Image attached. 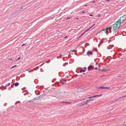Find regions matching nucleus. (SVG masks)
Masks as SVG:
<instances>
[{
  "mask_svg": "<svg viewBox=\"0 0 126 126\" xmlns=\"http://www.w3.org/2000/svg\"><path fill=\"white\" fill-rule=\"evenodd\" d=\"M120 25L116 22L115 23L111 25V27L113 28V31L114 32H115L117 29H118L120 27Z\"/></svg>",
  "mask_w": 126,
  "mask_h": 126,
  "instance_id": "1",
  "label": "nucleus"
},
{
  "mask_svg": "<svg viewBox=\"0 0 126 126\" xmlns=\"http://www.w3.org/2000/svg\"><path fill=\"white\" fill-rule=\"evenodd\" d=\"M124 20L123 17H121L120 18V19H118V21L116 22L118 23V24H119V25H120L122 23V22L124 21Z\"/></svg>",
  "mask_w": 126,
  "mask_h": 126,
  "instance_id": "2",
  "label": "nucleus"
},
{
  "mask_svg": "<svg viewBox=\"0 0 126 126\" xmlns=\"http://www.w3.org/2000/svg\"><path fill=\"white\" fill-rule=\"evenodd\" d=\"M86 105L85 101H83L79 103V105L80 106H84Z\"/></svg>",
  "mask_w": 126,
  "mask_h": 126,
  "instance_id": "3",
  "label": "nucleus"
},
{
  "mask_svg": "<svg viewBox=\"0 0 126 126\" xmlns=\"http://www.w3.org/2000/svg\"><path fill=\"white\" fill-rule=\"evenodd\" d=\"M94 100V99H89L86 100L85 101V103H86V105H87L88 103L90 102L91 101H93Z\"/></svg>",
  "mask_w": 126,
  "mask_h": 126,
  "instance_id": "4",
  "label": "nucleus"
},
{
  "mask_svg": "<svg viewBox=\"0 0 126 126\" xmlns=\"http://www.w3.org/2000/svg\"><path fill=\"white\" fill-rule=\"evenodd\" d=\"M39 99L38 98L37 99H36V98H34V99H33L30 100L28 102H34L35 100H39Z\"/></svg>",
  "mask_w": 126,
  "mask_h": 126,
  "instance_id": "5",
  "label": "nucleus"
},
{
  "mask_svg": "<svg viewBox=\"0 0 126 126\" xmlns=\"http://www.w3.org/2000/svg\"><path fill=\"white\" fill-rule=\"evenodd\" d=\"M93 54V53L92 51H88L87 52V55L88 56L92 55Z\"/></svg>",
  "mask_w": 126,
  "mask_h": 126,
  "instance_id": "6",
  "label": "nucleus"
},
{
  "mask_svg": "<svg viewBox=\"0 0 126 126\" xmlns=\"http://www.w3.org/2000/svg\"><path fill=\"white\" fill-rule=\"evenodd\" d=\"M104 31L105 33H106L107 34V35L108 33L109 32L108 30V29H107V28L106 29H104L101 31V32Z\"/></svg>",
  "mask_w": 126,
  "mask_h": 126,
  "instance_id": "7",
  "label": "nucleus"
},
{
  "mask_svg": "<svg viewBox=\"0 0 126 126\" xmlns=\"http://www.w3.org/2000/svg\"><path fill=\"white\" fill-rule=\"evenodd\" d=\"M100 71H102V72H107V70H106L105 69H104L103 68L102 69H100L99 70Z\"/></svg>",
  "mask_w": 126,
  "mask_h": 126,
  "instance_id": "8",
  "label": "nucleus"
},
{
  "mask_svg": "<svg viewBox=\"0 0 126 126\" xmlns=\"http://www.w3.org/2000/svg\"><path fill=\"white\" fill-rule=\"evenodd\" d=\"M23 7L21 8L20 10L16 11L15 12V13H19L20 12L22 11L23 10H21V9H22Z\"/></svg>",
  "mask_w": 126,
  "mask_h": 126,
  "instance_id": "9",
  "label": "nucleus"
},
{
  "mask_svg": "<svg viewBox=\"0 0 126 126\" xmlns=\"http://www.w3.org/2000/svg\"><path fill=\"white\" fill-rule=\"evenodd\" d=\"M112 28L111 27H110L109 28L107 27V29H108V30L109 29V32L110 33L111 32V29Z\"/></svg>",
  "mask_w": 126,
  "mask_h": 126,
  "instance_id": "10",
  "label": "nucleus"
},
{
  "mask_svg": "<svg viewBox=\"0 0 126 126\" xmlns=\"http://www.w3.org/2000/svg\"><path fill=\"white\" fill-rule=\"evenodd\" d=\"M62 103H64V104H71V103L70 102H65V101H63L62 102Z\"/></svg>",
  "mask_w": 126,
  "mask_h": 126,
  "instance_id": "11",
  "label": "nucleus"
},
{
  "mask_svg": "<svg viewBox=\"0 0 126 126\" xmlns=\"http://www.w3.org/2000/svg\"><path fill=\"white\" fill-rule=\"evenodd\" d=\"M19 83L18 82H16L14 84V85H15V86L16 87L18 86L19 85Z\"/></svg>",
  "mask_w": 126,
  "mask_h": 126,
  "instance_id": "12",
  "label": "nucleus"
},
{
  "mask_svg": "<svg viewBox=\"0 0 126 126\" xmlns=\"http://www.w3.org/2000/svg\"><path fill=\"white\" fill-rule=\"evenodd\" d=\"M93 67V66L92 65H90L88 67V70H89V69L92 68Z\"/></svg>",
  "mask_w": 126,
  "mask_h": 126,
  "instance_id": "13",
  "label": "nucleus"
},
{
  "mask_svg": "<svg viewBox=\"0 0 126 126\" xmlns=\"http://www.w3.org/2000/svg\"><path fill=\"white\" fill-rule=\"evenodd\" d=\"M102 95L103 94H101L100 95H94V98H95V97H97V96H101V95Z\"/></svg>",
  "mask_w": 126,
  "mask_h": 126,
  "instance_id": "14",
  "label": "nucleus"
},
{
  "mask_svg": "<svg viewBox=\"0 0 126 126\" xmlns=\"http://www.w3.org/2000/svg\"><path fill=\"white\" fill-rule=\"evenodd\" d=\"M64 94L65 95H68V94H69V93L67 92H64Z\"/></svg>",
  "mask_w": 126,
  "mask_h": 126,
  "instance_id": "15",
  "label": "nucleus"
},
{
  "mask_svg": "<svg viewBox=\"0 0 126 126\" xmlns=\"http://www.w3.org/2000/svg\"><path fill=\"white\" fill-rule=\"evenodd\" d=\"M105 87H100L99 88V89H105Z\"/></svg>",
  "mask_w": 126,
  "mask_h": 126,
  "instance_id": "16",
  "label": "nucleus"
},
{
  "mask_svg": "<svg viewBox=\"0 0 126 126\" xmlns=\"http://www.w3.org/2000/svg\"><path fill=\"white\" fill-rule=\"evenodd\" d=\"M94 98V95L92 96H91L90 97H88V98Z\"/></svg>",
  "mask_w": 126,
  "mask_h": 126,
  "instance_id": "17",
  "label": "nucleus"
},
{
  "mask_svg": "<svg viewBox=\"0 0 126 126\" xmlns=\"http://www.w3.org/2000/svg\"><path fill=\"white\" fill-rule=\"evenodd\" d=\"M43 98L42 95H40L38 97V98L39 99V98Z\"/></svg>",
  "mask_w": 126,
  "mask_h": 126,
  "instance_id": "18",
  "label": "nucleus"
},
{
  "mask_svg": "<svg viewBox=\"0 0 126 126\" xmlns=\"http://www.w3.org/2000/svg\"><path fill=\"white\" fill-rule=\"evenodd\" d=\"M85 71V70H82L81 69V70L80 71V72H84Z\"/></svg>",
  "mask_w": 126,
  "mask_h": 126,
  "instance_id": "19",
  "label": "nucleus"
},
{
  "mask_svg": "<svg viewBox=\"0 0 126 126\" xmlns=\"http://www.w3.org/2000/svg\"><path fill=\"white\" fill-rule=\"evenodd\" d=\"M68 64V63H66L64 64L63 65V66H65L66 65Z\"/></svg>",
  "mask_w": 126,
  "mask_h": 126,
  "instance_id": "20",
  "label": "nucleus"
},
{
  "mask_svg": "<svg viewBox=\"0 0 126 126\" xmlns=\"http://www.w3.org/2000/svg\"><path fill=\"white\" fill-rule=\"evenodd\" d=\"M94 69L95 70H97L99 71V70L100 69V68H98L97 67L95 68Z\"/></svg>",
  "mask_w": 126,
  "mask_h": 126,
  "instance_id": "21",
  "label": "nucleus"
},
{
  "mask_svg": "<svg viewBox=\"0 0 126 126\" xmlns=\"http://www.w3.org/2000/svg\"><path fill=\"white\" fill-rule=\"evenodd\" d=\"M10 83H8L7 84L5 85L6 86H9L10 85Z\"/></svg>",
  "mask_w": 126,
  "mask_h": 126,
  "instance_id": "22",
  "label": "nucleus"
},
{
  "mask_svg": "<svg viewBox=\"0 0 126 126\" xmlns=\"http://www.w3.org/2000/svg\"><path fill=\"white\" fill-rule=\"evenodd\" d=\"M16 66H17V65H15V66H12V67H11V69H12L14 67H16Z\"/></svg>",
  "mask_w": 126,
  "mask_h": 126,
  "instance_id": "23",
  "label": "nucleus"
},
{
  "mask_svg": "<svg viewBox=\"0 0 126 126\" xmlns=\"http://www.w3.org/2000/svg\"><path fill=\"white\" fill-rule=\"evenodd\" d=\"M55 89L54 88H52L51 89V90L53 91H54L53 90H55Z\"/></svg>",
  "mask_w": 126,
  "mask_h": 126,
  "instance_id": "24",
  "label": "nucleus"
},
{
  "mask_svg": "<svg viewBox=\"0 0 126 126\" xmlns=\"http://www.w3.org/2000/svg\"><path fill=\"white\" fill-rule=\"evenodd\" d=\"M6 87V86H3V88L5 89H7Z\"/></svg>",
  "mask_w": 126,
  "mask_h": 126,
  "instance_id": "25",
  "label": "nucleus"
},
{
  "mask_svg": "<svg viewBox=\"0 0 126 126\" xmlns=\"http://www.w3.org/2000/svg\"><path fill=\"white\" fill-rule=\"evenodd\" d=\"M110 88V87H105V89H109Z\"/></svg>",
  "mask_w": 126,
  "mask_h": 126,
  "instance_id": "26",
  "label": "nucleus"
},
{
  "mask_svg": "<svg viewBox=\"0 0 126 126\" xmlns=\"http://www.w3.org/2000/svg\"><path fill=\"white\" fill-rule=\"evenodd\" d=\"M20 57H19L16 60V61H18V60H19V59H20Z\"/></svg>",
  "mask_w": 126,
  "mask_h": 126,
  "instance_id": "27",
  "label": "nucleus"
},
{
  "mask_svg": "<svg viewBox=\"0 0 126 126\" xmlns=\"http://www.w3.org/2000/svg\"><path fill=\"white\" fill-rule=\"evenodd\" d=\"M124 95L122 97H120L119 98V99H120V98H123V97H124Z\"/></svg>",
  "mask_w": 126,
  "mask_h": 126,
  "instance_id": "28",
  "label": "nucleus"
},
{
  "mask_svg": "<svg viewBox=\"0 0 126 126\" xmlns=\"http://www.w3.org/2000/svg\"><path fill=\"white\" fill-rule=\"evenodd\" d=\"M91 28H90L89 29H88L86 30V31H85V32H86V31H87L89 30Z\"/></svg>",
  "mask_w": 126,
  "mask_h": 126,
  "instance_id": "29",
  "label": "nucleus"
},
{
  "mask_svg": "<svg viewBox=\"0 0 126 126\" xmlns=\"http://www.w3.org/2000/svg\"><path fill=\"white\" fill-rule=\"evenodd\" d=\"M26 88V87H25L24 88H22V90H25V89Z\"/></svg>",
  "mask_w": 126,
  "mask_h": 126,
  "instance_id": "30",
  "label": "nucleus"
},
{
  "mask_svg": "<svg viewBox=\"0 0 126 126\" xmlns=\"http://www.w3.org/2000/svg\"><path fill=\"white\" fill-rule=\"evenodd\" d=\"M9 60L10 61H12L13 60V59L12 58H10L9 59Z\"/></svg>",
  "mask_w": 126,
  "mask_h": 126,
  "instance_id": "31",
  "label": "nucleus"
},
{
  "mask_svg": "<svg viewBox=\"0 0 126 126\" xmlns=\"http://www.w3.org/2000/svg\"><path fill=\"white\" fill-rule=\"evenodd\" d=\"M14 85L12 84L11 85V87L12 88H13Z\"/></svg>",
  "mask_w": 126,
  "mask_h": 126,
  "instance_id": "32",
  "label": "nucleus"
},
{
  "mask_svg": "<svg viewBox=\"0 0 126 126\" xmlns=\"http://www.w3.org/2000/svg\"><path fill=\"white\" fill-rule=\"evenodd\" d=\"M71 18V17H68L66 19L67 20L69 19L70 18Z\"/></svg>",
  "mask_w": 126,
  "mask_h": 126,
  "instance_id": "33",
  "label": "nucleus"
},
{
  "mask_svg": "<svg viewBox=\"0 0 126 126\" xmlns=\"http://www.w3.org/2000/svg\"><path fill=\"white\" fill-rule=\"evenodd\" d=\"M25 45V44H23L21 46V47H22V46H24V45Z\"/></svg>",
  "mask_w": 126,
  "mask_h": 126,
  "instance_id": "34",
  "label": "nucleus"
},
{
  "mask_svg": "<svg viewBox=\"0 0 126 126\" xmlns=\"http://www.w3.org/2000/svg\"><path fill=\"white\" fill-rule=\"evenodd\" d=\"M95 25V24H94L91 27V28H92V27H93L94 26V25Z\"/></svg>",
  "mask_w": 126,
  "mask_h": 126,
  "instance_id": "35",
  "label": "nucleus"
},
{
  "mask_svg": "<svg viewBox=\"0 0 126 126\" xmlns=\"http://www.w3.org/2000/svg\"><path fill=\"white\" fill-rule=\"evenodd\" d=\"M68 37V36H66L64 37V38H65V39H66V38L67 37Z\"/></svg>",
  "mask_w": 126,
  "mask_h": 126,
  "instance_id": "36",
  "label": "nucleus"
},
{
  "mask_svg": "<svg viewBox=\"0 0 126 126\" xmlns=\"http://www.w3.org/2000/svg\"><path fill=\"white\" fill-rule=\"evenodd\" d=\"M65 84V83H64V82H62V84H63H63Z\"/></svg>",
  "mask_w": 126,
  "mask_h": 126,
  "instance_id": "37",
  "label": "nucleus"
},
{
  "mask_svg": "<svg viewBox=\"0 0 126 126\" xmlns=\"http://www.w3.org/2000/svg\"><path fill=\"white\" fill-rule=\"evenodd\" d=\"M59 90V92L60 93H61V92H62V91L61 90Z\"/></svg>",
  "mask_w": 126,
  "mask_h": 126,
  "instance_id": "38",
  "label": "nucleus"
},
{
  "mask_svg": "<svg viewBox=\"0 0 126 126\" xmlns=\"http://www.w3.org/2000/svg\"><path fill=\"white\" fill-rule=\"evenodd\" d=\"M100 14H98L97 16L98 17H100Z\"/></svg>",
  "mask_w": 126,
  "mask_h": 126,
  "instance_id": "39",
  "label": "nucleus"
},
{
  "mask_svg": "<svg viewBox=\"0 0 126 126\" xmlns=\"http://www.w3.org/2000/svg\"><path fill=\"white\" fill-rule=\"evenodd\" d=\"M84 70H86V69H87V68H86V67H84Z\"/></svg>",
  "mask_w": 126,
  "mask_h": 126,
  "instance_id": "40",
  "label": "nucleus"
},
{
  "mask_svg": "<svg viewBox=\"0 0 126 126\" xmlns=\"http://www.w3.org/2000/svg\"><path fill=\"white\" fill-rule=\"evenodd\" d=\"M92 2H93V3H95V1H92Z\"/></svg>",
  "mask_w": 126,
  "mask_h": 126,
  "instance_id": "41",
  "label": "nucleus"
},
{
  "mask_svg": "<svg viewBox=\"0 0 126 126\" xmlns=\"http://www.w3.org/2000/svg\"><path fill=\"white\" fill-rule=\"evenodd\" d=\"M101 32H101L100 31H99L98 32V33H99V34H100Z\"/></svg>",
  "mask_w": 126,
  "mask_h": 126,
  "instance_id": "42",
  "label": "nucleus"
},
{
  "mask_svg": "<svg viewBox=\"0 0 126 126\" xmlns=\"http://www.w3.org/2000/svg\"><path fill=\"white\" fill-rule=\"evenodd\" d=\"M97 88H99H99H100V87H99L98 86H97V87H96Z\"/></svg>",
  "mask_w": 126,
  "mask_h": 126,
  "instance_id": "43",
  "label": "nucleus"
},
{
  "mask_svg": "<svg viewBox=\"0 0 126 126\" xmlns=\"http://www.w3.org/2000/svg\"><path fill=\"white\" fill-rule=\"evenodd\" d=\"M126 16V13L124 14V16Z\"/></svg>",
  "mask_w": 126,
  "mask_h": 126,
  "instance_id": "44",
  "label": "nucleus"
},
{
  "mask_svg": "<svg viewBox=\"0 0 126 126\" xmlns=\"http://www.w3.org/2000/svg\"><path fill=\"white\" fill-rule=\"evenodd\" d=\"M46 95V94H42V96H43L44 95Z\"/></svg>",
  "mask_w": 126,
  "mask_h": 126,
  "instance_id": "45",
  "label": "nucleus"
},
{
  "mask_svg": "<svg viewBox=\"0 0 126 126\" xmlns=\"http://www.w3.org/2000/svg\"><path fill=\"white\" fill-rule=\"evenodd\" d=\"M83 35L82 34L79 37V38H80V37L81 36Z\"/></svg>",
  "mask_w": 126,
  "mask_h": 126,
  "instance_id": "46",
  "label": "nucleus"
},
{
  "mask_svg": "<svg viewBox=\"0 0 126 126\" xmlns=\"http://www.w3.org/2000/svg\"><path fill=\"white\" fill-rule=\"evenodd\" d=\"M89 16H93V15H92V14H90V15H89Z\"/></svg>",
  "mask_w": 126,
  "mask_h": 126,
  "instance_id": "47",
  "label": "nucleus"
},
{
  "mask_svg": "<svg viewBox=\"0 0 126 126\" xmlns=\"http://www.w3.org/2000/svg\"><path fill=\"white\" fill-rule=\"evenodd\" d=\"M57 96L58 97H59V96H61V95H57Z\"/></svg>",
  "mask_w": 126,
  "mask_h": 126,
  "instance_id": "48",
  "label": "nucleus"
},
{
  "mask_svg": "<svg viewBox=\"0 0 126 126\" xmlns=\"http://www.w3.org/2000/svg\"><path fill=\"white\" fill-rule=\"evenodd\" d=\"M95 50V51H96V52L97 51V50L96 48V49Z\"/></svg>",
  "mask_w": 126,
  "mask_h": 126,
  "instance_id": "49",
  "label": "nucleus"
},
{
  "mask_svg": "<svg viewBox=\"0 0 126 126\" xmlns=\"http://www.w3.org/2000/svg\"><path fill=\"white\" fill-rule=\"evenodd\" d=\"M85 32V31L84 32H83V33H82V35H83V34H84L85 33V32Z\"/></svg>",
  "mask_w": 126,
  "mask_h": 126,
  "instance_id": "50",
  "label": "nucleus"
},
{
  "mask_svg": "<svg viewBox=\"0 0 126 126\" xmlns=\"http://www.w3.org/2000/svg\"><path fill=\"white\" fill-rule=\"evenodd\" d=\"M60 82L61 83H62V80H60Z\"/></svg>",
  "mask_w": 126,
  "mask_h": 126,
  "instance_id": "51",
  "label": "nucleus"
},
{
  "mask_svg": "<svg viewBox=\"0 0 126 126\" xmlns=\"http://www.w3.org/2000/svg\"><path fill=\"white\" fill-rule=\"evenodd\" d=\"M84 89V88H83H83L81 87V89Z\"/></svg>",
  "mask_w": 126,
  "mask_h": 126,
  "instance_id": "52",
  "label": "nucleus"
},
{
  "mask_svg": "<svg viewBox=\"0 0 126 126\" xmlns=\"http://www.w3.org/2000/svg\"><path fill=\"white\" fill-rule=\"evenodd\" d=\"M106 1H110V0H106Z\"/></svg>",
  "mask_w": 126,
  "mask_h": 126,
  "instance_id": "53",
  "label": "nucleus"
},
{
  "mask_svg": "<svg viewBox=\"0 0 126 126\" xmlns=\"http://www.w3.org/2000/svg\"><path fill=\"white\" fill-rule=\"evenodd\" d=\"M55 79H56V78H55L52 81H53V80Z\"/></svg>",
  "mask_w": 126,
  "mask_h": 126,
  "instance_id": "54",
  "label": "nucleus"
},
{
  "mask_svg": "<svg viewBox=\"0 0 126 126\" xmlns=\"http://www.w3.org/2000/svg\"><path fill=\"white\" fill-rule=\"evenodd\" d=\"M82 13H85V12H84V11H83V12H82Z\"/></svg>",
  "mask_w": 126,
  "mask_h": 126,
  "instance_id": "55",
  "label": "nucleus"
},
{
  "mask_svg": "<svg viewBox=\"0 0 126 126\" xmlns=\"http://www.w3.org/2000/svg\"><path fill=\"white\" fill-rule=\"evenodd\" d=\"M87 6V5H84V6L85 7H86V6Z\"/></svg>",
  "mask_w": 126,
  "mask_h": 126,
  "instance_id": "56",
  "label": "nucleus"
},
{
  "mask_svg": "<svg viewBox=\"0 0 126 126\" xmlns=\"http://www.w3.org/2000/svg\"><path fill=\"white\" fill-rule=\"evenodd\" d=\"M125 97H126V95H124Z\"/></svg>",
  "mask_w": 126,
  "mask_h": 126,
  "instance_id": "57",
  "label": "nucleus"
},
{
  "mask_svg": "<svg viewBox=\"0 0 126 126\" xmlns=\"http://www.w3.org/2000/svg\"><path fill=\"white\" fill-rule=\"evenodd\" d=\"M40 94V93L39 91V94Z\"/></svg>",
  "mask_w": 126,
  "mask_h": 126,
  "instance_id": "58",
  "label": "nucleus"
},
{
  "mask_svg": "<svg viewBox=\"0 0 126 126\" xmlns=\"http://www.w3.org/2000/svg\"><path fill=\"white\" fill-rule=\"evenodd\" d=\"M119 99V98H118V99H116V100H118V99Z\"/></svg>",
  "mask_w": 126,
  "mask_h": 126,
  "instance_id": "59",
  "label": "nucleus"
},
{
  "mask_svg": "<svg viewBox=\"0 0 126 126\" xmlns=\"http://www.w3.org/2000/svg\"><path fill=\"white\" fill-rule=\"evenodd\" d=\"M17 103V102H16V103H15V104H16H16Z\"/></svg>",
  "mask_w": 126,
  "mask_h": 126,
  "instance_id": "60",
  "label": "nucleus"
},
{
  "mask_svg": "<svg viewBox=\"0 0 126 126\" xmlns=\"http://www.w3.org/2000/svg\"><path fill=\"white\" fill-rule=\"evenodd\" d=\"M37 69H38L39 68V67H37Z\"/></svg>",
  "mask_w": 126,
  "mask_h": 126,
  "instance_id": "61",
  "label": "nucleus"
},
{
  "mask_svg": "<svg viewBox=\"0 0 126 126\" xmlns=\"http://www.w3.org/2000/svg\"><path fill=\"white\" fill-rule=\"evenodd\" d=\"M80 75L81 76H82V74H81V75Z\"/></svg>",
  "mask_w": 126,
  "mask_h": 126,
  "instance_id": "62",
  "label": "nucleus"
},
{
  "mask_svg": "<svg viewBox=\"0 0 126 126\" xmlns=\"http://www.w3.org/2000/svg\"><path fill=\"white\" fill-rule=\"evenodd\" d=\"M85 74V73H83L82 74Z\"/></svg>",
  "mask_w": 126,
  "mask_h": 126,
  "instance_id": "63",
  "label": "nucleus"
},
{
  "mask_svg": "<svg viewBox=\"0 0 126 126\" xmlns=\"http://www.w3.org/2000/svg\"><path fill=\"white\" fill-rule=\"evenodd\" d=\"M97 63H96V65H97Z\"/></svg>",
  "mask_w": 126,
  "mask_h": 126,
  "instance_id": "64",
  "label": "nucleus"
}]
</instances>
